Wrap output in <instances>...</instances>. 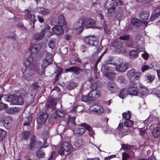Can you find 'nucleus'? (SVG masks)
I'll return each instance as SVG.
<instances>
[{
    "instance_id": "18",
    "label": "nucleus",
    "mask_w": 160,
    "mask_h": 160,
    "mask_svg": "<svg viewBox=\"0 0 160 160\" xmlns=\"http://www.w3.org/2000/svg\"><path fill=\"white\" fill-rule=\"evenodd\" d=\"M65 71L67 72H72L76 75L79 74L80 72H82V70L78 67H71L68 68L66 69Z\"/></svg>"
},
{
    "instance_id": "26",
    "label": "nucleus",
    "mask_w": 160,
    "mask_h": 160,
    "mask_svg": "<svg viewBox=\"0 0 160 160\" xmlns=\"http://www.w3.org/2000/svg\"><path fill=\"white\" fill-rule=\"evenodd\" d=\"M42 148L40 147L38 150L36 152V156L39 158H43L45 156V153L43 150L42 149Z\"/></svg>"
},
{
    "instance_id": "62",
    "label": "nucleus",
    "mask_w": 160,
    "mask_h": 160,
    "mask_svg": "<svg viewBox=\"0 0 160 160\" xmlns=\"http://www.w3.org/2000/svg\"><path fill=\"white\" fill-rule=\"evenodd\" d=\"M8 38H10L15 39V35L14 33V32H11V34H9L7 36Z\"/></svg>"
},
{
    "instance_id": "38",
    "label": "nucleus",
    "mask_w": 160,
    "mask_h": 160,
    "mask_svg": "<svg viewBox=\"0 0 160 160\" xmlns=\"http://www.w3.org/2000/svg\"><path fill=\"white\" fill-rule=\"evenodd\" d=\"M46 67H43L42 64V67L39 68L38 67L36 68L35 69L37 73L39 75H42L44 74L45 69Z\"/></svg>"
},
{
    "instance_id": "20",
    "label": "nucleus",
    "mask_w": 160,
    "mask_h": 160,
    "mask_svg": "<svg viewBox=\"0 0 160 160\" xmlns=\"http://www.w3.org/2000/svg\"><path fill=\"white\" fill-rule=\"evenodd\" d=\"M89 111L98 114H101L104 112V109L101 106H97V108H93L92 106H91L89 108Z\"/></svg>"
},
{
    "instance_id": "22",
    "label": "nucleus",
    "mask_w": 160,
    "mask_h": 160,
    "mask_svg": "<svg viewBox=\"0 0 160 160\" xmlns=\"http://www.w3.org/2000/svg\"><path fill=\"white\" fill-rule=\"evenodd\" d=\"M40 88V86L39 85V83L37 82H36L32 83L30 88L32 92L35 94L39 90Z\"/></svg>"
},
{
    "instance_id": "21",
    "label": "nucleus",
    "mask_w": 160,
    "mask_h": 160,
    "mask_svg": "<svg viewBox=\"0 0 160 160\" xmlns=\"http://www.w3.org/2000/svg\"><path fill=\"white\" fill-rule=\"evenodd\" d=\"M41 48V46L39 44H32L30 47L29 49L31 53L35 54L40 50Z\"/></svg>"
},
{
    "instance_id": "41",
    "label": "nucleus",
    "mask_w": 160,
    "mask_h": 160,
    "mask_svg": "<svg viewBox=\"0 0 160 160\" xmlns=\"http://www.w3.org/2000/svg\"><path fill=\"white\" fill-rule=\"evenodd\" d=\"M135 70L134 69H132L129 70L127 73V76L129 78H132L135 75Z\"/></svg>"
},
{
    "instance_id": "23",
    "label": "nucleus",
    "mask_w": 160,
    "mask_h": 160,
    "mask_svg": "<svg viewBox=\"0 0 160 160\" xmlns=\"http://www.w3.org/2000/svg\"><path fill=\"white\" fill-rule=\"evenodd\" d=\"M101 95V92L96 90H91L89 93V97L92 99V100L94 98H97L99 97Z\"/></svg>"
},
{
    "instance_id": "5",
    "label": "nucleus",
    "mask_w": 160,
    "mask_h": 160,
    "mask_svg": "<svg viewBox=\"0 0 160 160\" xmlns=\"http://www.w3.org/2000/svg\"><path fill=\"white\" fill-rule=\"evenodd\" d=\"M30 140L28 146V148L30 150H34L36 147L37 145H40L41 144L42 142L40 141H37L36 137L35 135L32 136Z\"/></svg>"
},
{
    "instance_id": "9",
    "label": "nucleus",
    "mask_w": 160,
    "mask_h": 160,
    "mask_svg": "<svg viewBox=\"0 0 160 160\" xmlns=\"http://www.w3.org/2000/svg\"><path fill=\"white\" fill-rule=\"evenodd\" d=\"M85 17H82L79 18L78 21L74 24L73 26V28L79 31L82 32L84 27V20Z\"/></svg>"
},
{
    "instance_id": "37",
    "label": "nucleus",
    "mask_w": 160,
    "mask_h": 160,
    "mask_svg": "<svg viewBox=\"0 0 160 160\" xmlns=\"http://www.w3.org/2000/svg\"><path fill=\"white\" fill-rule=\"evenodd\" d=\"M128 91L126 89H122L120 92L119 97L123 99L124 97H126L128 94Z\"/></svg>"
},
{
    "instance_id": "46",
    "label": "nucleus",
    "mask_w": 160,
    "mask_h": 160,
    "mask_svg": "<svg viewBox=\"0 0 160 160\" xmlns=\"http://www.w3.org/2000/svg\"><path fill=\"white\" fill-rule=\"evenodd\" d=\"M56 45L55 42L53 40H51L49 42L48 46L49 47L52 49L55 48Z\"/></svg>"
},
{
    "instance_id": "48",
    "label": "nucleus",
    "mask_w": 160,
    "mask_h": 160,
    "mask_svg": "<svg viewBox=\"0 0 160 160\" xmlns=\"http://www.w3.org/2000/svg\"><path fill=\"white\" fill-rule=\"evenodd\" d=\"M122 147L121 149L123 148L124 150H128L132 148V146L127 144H122Z\"/></svg>"
},
{
    "instance_id": "54",
    "label": "nucleus",
    "mask_w": 160,
    "mask_h": 160,
    "mask_svg": "<svg viewBox=\"0 0 160 160\" xmlns=\"http://www.w3.org/2000/svg\"><path fill=\"white\" fill-rule=\"evenodd\" d=\"M56 114L58 117L62 118L64 116L65 114V112L64 111L58 110L56 111Z\"/></svg>"
},
{
    "instance_id": "60",
    "label": "nucleus",
    "mask_w": 160,
    "mask_h": 160,
    "mask_svg": "<svg viewBox=\"0 0 160 160\" xmlns=\"http://www.w3.org/2000/svg\"><path fill=\"white\" fill-rule=\"evenodd\" d=\"M55 154V151H52L50 153V155L47 160H53V156Z\"/></svg>"
},
{
    "instance_id": "28",
    "label": "nucleus",
    "mask_w": 160,
    "mask_h": 160,
    "mask_svg": "<svg viewBox=\"0 0 160 160\" xmlns=\"http://www.w3.org/2000/svg\"><path fill=\"white\" fill-rule=\"evenodd\" d=\"M33 62V58L32 56H29L24 61V64L26 68L30 67Z\"/></svg>"
},
{
    "instance_id": "56",
    "label": "nucleus",
    "mask_w": 160,
    "mask_h": 160,
    "mask_svg": "<svg viewBox=\"0 0 160 160\" xmlns=\"http://www.w3.org/2000/svg\"><path fill=\"white\" fill-rule=\"evenodd\" d=\"M160 15L159 14L156 13L152 15L150 17L149 19L150 21H153L156 20L159 17Z\"/></svg>"
},
{
    "instance_id": "36",
    "label": "nucleus",
    "mask_w": 160,
    "mask_h": 160,
    "mask_svg": "<svg viewBox=\"0 0 160 160\" xmlns=\"http://www.w3.org/2000/svg\"><path fill=\"white\" fill-rule=\"evenodd\" d=\"M138 52L135 50H131L129 53V56L131 58H134L138 56Z\"/></svg>"
},
{
    "instance_id": "29",
    "label": "nucleus",
    "mask_w": 160,
    "mask_h": 160,
    "mask_svg": "<svg viewBox=\"0 0 160 160\" xmlns=\"http://www.w3.org/2000/svg\"><path fill=\"white\" fill-rule=\"evenodd\" d=\"M107 87L108 89L111 91L112 93H114L115 92V89L116 88V86L114 82L111 81L108 82L107 84Z\"/></svg>"
},
{
    "instance_id": "51",
    "label": "nucleus",
    "mask_w": 160,
    "mask_h": 160,
    "mask_svg": "<svg viewBox=\"0 0 160 160\" xmlns=\"http://www.w3.org/2000/svg\"><path fill=\"white\" fill-rule=\"evenodd\" d=\"M6 132L2 129H0V139L2 141L6 134Z\"/></svg>"
},
{
    "instance_id": "43",
    "label": "nucleus",
    "mask_w": 160,
    "mask_h": 160,
    "mask_svg": "<svg viewBox=\"0 0 160 160\" xmlns=\"http://www.w3.org/2000/svg\"><path fill=\"white\" fill-rule=\"evenodd\" d=\"M116 74L113 72H110L108 73V74L105 76L111 80H113L116 78Z\"/></svg>"
},
{
    "instance_id": "55",
    "label": "nucleus",
    "mask_w": 160,
    "mask_h": 160,
    "mask_svg": "<svg viewBox=\"0 0 160 160\" xmlns=\"http://www.w3.org/2000/svg\"><path fill=\"white\" fill-rule=\"evenodd\" d=\"M43 140V145L42 146H40V147L43 148H45L48 147L49 145L47 143V137H44Z\"/></svg>"
},
{
    "instance_id": "6",
    "label": "nucleus",
    "mask_w": 160,
    "mask_h": 160,
    "mask_svg": "<svg viewBox=\"0 0 160 160\" xmlns=\"http://www.w3.org/2000/svg\"><path fill=\"white\" fill-rule=\"evenodd\" d=\"M123 118L125 120V121L124 122V125L127 127H132L133 124L132 121L130 120L131 115L129 111L127 112L123 113L122 114Z\"/></svg>"
},
{
    "instance_id": "19",
    "label": "nucleus",
    "mask_w": 160,
    "mask_h": 160,
    "mask_svg": "<svg viewBox=\"0 0 160 160\" xmlns=\"http://www.w3.org/2000/svg\"><path fill=\"white\" fill-rule=\"evenodd\" d=\"M63 27L56 25L52 28V30L55 34L58 35H60L63 32Z\"/></svg>"
},
{
    "instance_id": "2",
    "label": "nucleus",
    "mask_w": 160,
    "mask_h": 160,
    "mask_svg": "<svg viewBox=\"0 0 160 160\" xmlns=\"http://www.w3.org/2000/svg\"><path fill=\"white\" fill-rule=\"evenodd\" d=\"M6 101L13 105H22L24 100L23 97H17L14 94L8 96L6 98Z\"/></svg>"
},
{
    "instance_id": "44",
    "label": "nucleus",
    "mask_w": 160,
    "mask_h": 160,
    "mask_svg": "<svg viewBox=\"0 0 160 160\" xmlns=\"http://www.w3.org/2000/svg\"><path fill=\"white\" fill-rule=\"evenodd\" d=\"M77 86V84L76 83L72 82L69 84L66 88L68 90H71L74 89Z\"/></svg>"
},
{
    "instance_id": "14",
    "label": "nucleus",
    "mask_w": 160,
    "mask_h": 160,
    "mask_svg": "<svg viewBox=\"0 0 160 160\" xmlns=\"http://www.w3.org/2000/svg\"><path fill=\"white\" fill-rule=\"evenodd\" d=\"M45 34V30L42 29L40 32L35 33L33 35V38L36 41L38 42L42 39Z\"/></svg>"
},
{
    "instance_id": "59",
    "label": "nucleus",
    "mask_w": 160,
    "mask_h": 160,
    "mask_svg": "<svg viewBox=\"0 0 160 160\" xmlns=\"http://www.w3.org/2000/svg\"><path fill=\"white\" fill-rule=\"evenodd\" d=\"M129 134V132L127 131L121 132H119V135L120 138H122L124 136L126 135Z\"/></svg>"
},
{
    "instance_id": "42",
    "label": "nucleus",
    "mask_w": 160,
    "mask_h": 160,
    "mask_svg": "<svg viewBox=\"0 0 160 160\" xmlns=\"http://www.w3.org/2000/svg\"><path fill=\"white\" fill-rule=\"evenodd\" d=\"M30 135V132L29 131H24L22 133V138L23 139L26 140Z\"/></svg>"
},
{
    "instance_id": "52",
    "label": "nucleus",
    "mask_w": 160,
    "mask_h": 160,
    "mask_svg": "<svg viewBox=\"0 0 160 160\" xmlns=\"http://www.w3.org/2000/svg\"><path fill=\"white\" fill-rule=\"evenodd\" d=\"M77 134L81 135L83 134L85 131V129L83 128H78L77 130Z\"/></svg>"
},
{
    "instance_id": "34",
    "label": "nucleus",
    "mask_w": 160,
    "mask_h": 160,
    "mask_svg": "<svg viewBox=\"0 0 160 160\" xmlns=\"http://www.w3.org/2000/svg\"><path fill=\"white\" fill-rule=\"evenodd\" d=\"M112 45L116 49H119L122 47V44L120 41H115L113 42Z\"/></svg>"
},
{
    "instance_id": "10",
    "label": "nucleus",
    "mask_w": 160,
    "mask_h": 160,
    "mask_svg": "<svg viewBox=\"0 0 160 160\" xmlns=\"http://www.w3.org/2000/svg\"><path fill=\"white\" fill-rule=\"evenodd\" d=\"M12 118L10 117H8L5 118L4 121L0 120V125H3L7 129H9L12 126Z\"/></svg>"
},
{
    "instance_id": "8",
    "label": "nucleus",
    "mask_w": 160,
    "mask_h": 160,
    "mask_svg": "<svg viewBox=\"0 0 160 160\" xmlns=\"http://www.w3.org/2000/svg\"><path fill=\"white\" fill-rule=\"evenodd\" d=\"M52 22L56 25L64 26L66 25V22L63 15H60L57 18H54Z\"/></svg>"
},
{
    "instance_id": "16",
    "label": "nucleus",
    "mask_w": 160,
    "mask_h": 160,
    "mask_svg": "<svg viewBox=\"0 0 160 160\" xmlns=\"http://www.w3.org/2000/svg\"><path fill=\"white\" fill-rule=\"evenodd\" d=\"M48 114L46 113H42L38 118L37 123L40 125H42L48 119Z\"/></svg>"
},
{
    "instance_id": "3",
    "label": "nucleus",
    "mask_w": 160,
    "mask_h": 160,
    "mask_svg": "<svg viewBox=\"0 0 160 160\" xmlns=\"http://www.w3.org/2000/svg\"><path fill=\"white\" fill-rule=\"evenodd\" d=\"M83 40L86 43L90 46L97 47L99 45V42L97 37L94 35L86 36L84 38Z\"/></svg>"
},
{
    "instance_id": "47",
    "label": "nucleus",
    "mask_w": 160,
    "mask_h": 160,
    "mask_svg": "<svg viewBox=\"0 0 160 160\" xmlns=\"http://www.w3.org/2000/svg\"><path fill=\"white\" fill-rule=\"evenodd\" d=\"M81 99L82 101L85 102L92 100V99L89 97V94L87 96H82L81 98Z\"/></svg>"
},
{
    "instance_id": "12",
    "label": "nucleus",
    "mask_w": 160,
    "mask_h": 160,
    "mask_svg": "<svg viewBox=\"0 0 160 160\" xmlns=\"http://www.w3.org/2000/svg\"><path fill=\"white\" fill-rule=\"evenodd\" d=\"M25 12L26 16L29 20L28 21L30 22V24H33L32 27L34 28V23L36 21V20L35 19V15L33 12L29 10H26Z\"/></svg>"
},
{
    "instance_id": "63",
    "label": "nucleus",
    "mask_w": 160,
    "mask_h": 160,
    "mask_svg": "<svg viewBox=\"0 0 160 160\" xmlns=\"http://www.w3.org/2000/svg\"><path fill=\"white\" fill-rule=\"evenodd\" d=\"M133 42L131 40H129L127 43V45L128 47H131L133 46Z\"/></svg>"
},
{
    "instance_id": "31",
    "label": "nucleus",
    "mask_w": 160,
    "mask_h": 160,
    "mask_svg": "<svg viewBox=\"0 0 160 160\" xmlns=\"http://www.w3.org/2000/svg\"><path fill=\"white\" fill-rule=\"evenodd\" d=\"M109 69L108 67L106 64L102 65L101 68V71L104 76H105L109 72Z\"/></svg>"
},
{
    "instance_id": "39",
    "label": "nucleus",
    "mask_w": 160,
    "mask_h": 160,
    "mask_svg": "<svg viewBox=\"0 0 160 160\" xmlns=\"http://www.w3.org/2000/svg\"><path fill=\"white\" fill-rule=\"evenodd\" d=\"M154 76L153 75L150 74H148L146 75L144 77V78L147 82L148 83H150L154 79Z\"/></svg>"
},
{
    "instance_id": "4",
    "label": "nucleus",
    "mask_w": 160,
    "mask_h": 160,
    "mask_svg": "<svg viewBox=\"0 0 160 160\" xmlns=\"http://www.w3.org/2000/svg\"><path fill=\"white\" fill-rule=\"evenodd\" d=\"M34 72V70L31 67L26 68L23 72V77L27 80H31L33 78Z\"/></svg>"
},
{
    "instance_id": "13",
    "label": "nucleus",
    "mask_w": 160,
    "mask_h": 160,
    "mask_svg": "<svg viewBox=\"0 0 160 160\" xmlns=\"http://www.w3.org/2000/svg\"><path fill=\"white\" fill-rule=\"evenodd\" d=\"M114 65L116 66L115 69L117 71L123 72L127 70L128 64V63H123L122 62H121L119 64L115 63Z\"/></svg>"
},
{
    "instance_id": "35",
    "label": "nucleus",
    "mask_w": 160,
    "mask_h": 160,
    "mask_svg": "<svg viewBox=\"0 0 160 160\" xmlns=\"http://www.w3.org/2000/svg\"><path fill=\"white\" fill-rule=\"evenodd\" d=\"M38 12L43 15H46L49 13L50 11L48 9H46L42 8H38Z\"/></svg>"
},
{
    "instance_id": "50",
    "label": "nucleus",
    "mask_w": 160,
    "mask_h": 160,
    "mask_svg": "<svg viewBox=\"0 0 160 160\" xmlns=\"http://www.w3.org/2000/svg\"><path fill=\"white\" fill-rule=\"evenodd\" d=\"M119 39L121 40H128L130 38V36L128 35H125L123 36H121L119 37Z\"/></svg>"
},
{
    "instance_id": "7",
    "label": "nucleus",
    "mask_w": 160,
    "mask_h": 160,
    "mask_svg": "<svg viewBox=\"0 0 160 160\" xmlns=\"http://www.w3.org/2000/svg\"><path fill=\"white\" fill-rule=\"evenodd\" d=\"M71 148V146L68 142H63L61 147L58 150V153L62 156H64L65 155L64 152H68L70 151Z\"/></svg>"
},
{
    "instance_id": "32",
    "label": "nucleus",
    "mask_w": 160,
    "mask_h": 160,
    "mask_svg": "<svg viewBox=\"0 0 160 160\" xmlns=\"http://www.w3.org/2000/svg\"><path fill=\"white\" fill-rule=\"evenodd\" d=\"M152 136L155 138H157L160 135V128L158 127H157L154 128L152 131Z\"/></svg>"
},
{
    "instance_id": "15",
    "label": "nucleus",
    "mask_w": 160,
    "mask_h": 160,
    "mask_svg": "<svg viewBox=\"0 0 160 160\" xmlns=\"http://www.w3.org/2000/svg\"><path fill=\"white\" fill-rule=\"evenodd\" d=\"M84 26L87 28H94L96 24L95 22L92 19L88 18L84 20Z\"/></svg>"
},
{
    "instance_id": "27",
    "label": "nucleus",
    "mask_w": 160,
    "mask_h": 160,
    "mask_svg": "<svg viewBox=\"0 0 160 160\" xmlns=\"http://www.w3.org/2000/svg\"><path fill=\"white\" fill-rule=\"evenodd\" d=\"M81 125L88 130V133L90 136H93L94 134V132L89 125L85 123H84L81 124Z\"/></svg>"
},
{
    "instance_id": "11",
    "label": "nucleus",
    "mask_w": 160,
    "mask_h": 160,
    "mask_svg": "<svg viewBox=\"0 0 160 160\" xmlns=\"http://www.w3.org/2000/svg\"><path fill=\"white\" fill-rule=\"evenodd\" d=\"M52 54L47 52L45 54V58L43 61L42 66L43 67H46L48 66L51 64L53 59Z\"/></svg>"
},
{
    "instance_id": "61",
    "label": "nucleus",
    "mask_w": 160,
    "mask_h": 160,
    "mask_svg": "<svg viewBox=\"0 0 160 160\" xmlns=\"http://www.w3.org/2000/svg\"><path fill=\"white\" fill-rule=\"evenodd\" d=\"M20 96L22 97H24L26 95V91L24 90H22L20 91Z\"/></svg>"
},
{
    "instance_id": "57",
    "label": "nucleus",
    "mask_w": 160,
    "mask_h": 160,
    "mask_svg": "<svg viewBox=\"0 0 160 160\" xmlns=\"http://www.w3.org/2000/svg\"><path fill=\"white\" fill-rule=\"evenodd\" d=\"M113 60L111 58H109L105 62V64H113Z\"/></svg>"
},
{
    "instance_id": "33",
    "label": "nucleus",
    "mask_w": 160,
    "mask_h": 160,
    "mask_svg": "<svg viewBox=\"0 0 160 160\" xmlns=\"http://www.w3.org/2000/svg\"><path fill=\"white\" fill-rule=\"evenodd\" d=\"M131 23L133 26L136 27H140L141 25V21L137 18L132 19Z\"/></svg>"
},
{
    "instance_id": "17",
    "label": "nucleus",
    "mask_w": 160,
    "mask_h": 160,
    "mask_svg": "<svg viewBox=\"0 0 160 160\" xmlns=\"http://www.w3.org/2000/svg\"><path fill=\"white\" fill-rule=\"evenodd\" d=\"M77 109V107H72V108L71 110V111L70 112V115H69V118L71 119H72V123L74 125H75L76 123L75 121V120L76 119L77 115L76 114V110Z\"/></svg>"
},
{
    "instance_id": "40",
    "label": "nucleus",
    "mask_w": 160,
    "mask_h": 160,
    "mask_svg": "<svg viewBox=\"0 0 160 160\" xmlns=\"http://www.w3.org/2000/svg\"><path fill=\"white\" fill-rule=\"evenodd\" d=\"M84 143V142L82 139H79L75 142L74 145L77 147L80 148L83 145Z\"/></svg>"
},
{
    "instance_id": "25",
    "label": "nucleus",
    "mask_w": 160,
    "mask_h": 160,
    "mask_svg": "<svg viewBox=\"0 0 160 160\" xmlns=\"http://www.w3.org/2000/svg\"><path fill=\"white\" fill-rule=\"evenodd\" d=\"M57 103V101L56 99L50 98L49 99L48 103L46 105L48 108H54L56 106Z\"/></svg>"
},
{
    "instance_id": "64",
    "label": "nucleus",
    "mask_w": 160,
    "mask_h": 160,
    "mask_svg": "<svg viewBox=\"0 0 160 160\" xmlns=\"http://www.w3.org/2000/svg\"><path fill=\"white\" fill-rule=\"evenodd\" d=\"M155 13L160 15V5L154 9Z\"/></svg>"
},
{
    "instance_id": "24",
    "label": "nucleus",
    "mask_w": 160,
    "mask_h": 160,
    "mask_svg": "<svg viewBox=\"0 0 160 160\" xmlns=\"http://www.w3.org/2000/svg\"><path fill=\"white\" fill-rule=\"evenodd\" d=\"M139 18L142 20H146L148 18L149 16V13L148 11H142L139 13Z\"/></svg>"
},
{
    "instance_id": "30",
    "label": "nucleus",
    "mask_w": 160,
    "mask_h": 160,
    "mask_svg": "<svg viewBox=\"0 0 160 160\" xmlns=\"http://www.w3.org/2000/svg\"><path fill=\"white\" fill-rule=\"evenodd\" d=\"M128 93L132 95L136 96L138 94V89L134 87H129L128 89Z\"/></svg>"
},
{
    "instance_id": "53",
    "label": "nucleus",
    "mask_w": 160,
    "mask_h": 160,
    "mask_svg": "<svg viewBox=\"0 0 160 160\" xmlns=\"http://www.w3.org/2000/svg\"><path fill=\"white\" fill-rule=\"evenodd\" d=\"M98 86V83L97 82L92 83L90 85V88L92 89V90H96Z\"/></svg>"
},
{
    "instance_id": "58",
    "label": "nucleus",
    "mask_w": 160,
    "mask_h": 160,
    "mask_svg": "<svg viewBox=\"0 0 160 160\" xmlns=\"http://www.w3.org/2000/svg\"><path fill=\"white\" fill-rule=\"evenodd\" d=\"M130 157L128 153H122V160H126Z\"/></svg>"
},
{
    "instance_id": "49",
    "label": "nucleus",
    "mask_w": 160,
    "mask_h": 160,
    "mask_svg": "<svg viewBox=\"0 0 160 160\" xmlns=\"http://www.w3.org/2000/svg\"><path fill=\"white\" fill-rule=\"evenodd\" d=\"M117 80V82L120 83H124L125 82V79L123 76H120L118 77Z\"/></svg>"
},
{
    "instance_id": "1",
    "label": "nucleus",
    "mask_w": 160,
    "mask_h": 160,
    "mask_svg": "<svg viewBox=\"0 0 160 160\" xmlns=\"http://www.w3.org/2000/svg\"><path fill=\"white\" fill-rule=\"evenodd\" d=\"M124 2L121 0H107L105 4V8L108 10V14L110 17L117 16L115 6L118 5H123Z\"/></svg>"
},
{
    "instance_id": "45",
    "label": "nucleus",
    "mask_w": 160,
    "mask_h": 160,
    "mask_svg": "<svg viewBox=\"0 0 160 160\" xmlns=\"http://www.w3.org/2000/svg\"><path fill=\"white\" fill-rule=\"evenodd\" d=\"M20 110V109L18 108L15 107L10 108L9 109L8 113L11 114H15L18 113Z\"/></svg>"
}]
</instances>
